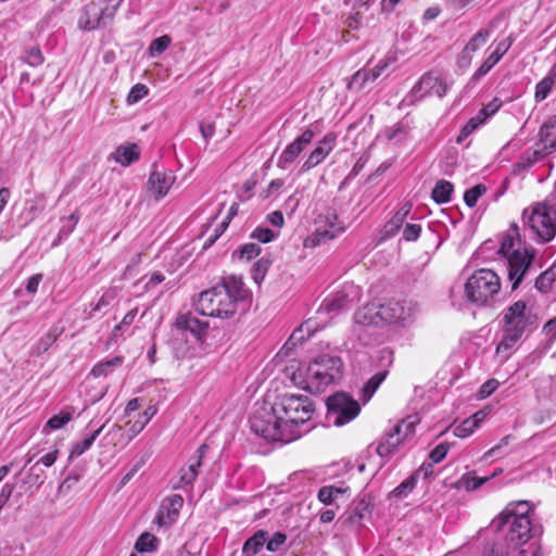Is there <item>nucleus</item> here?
Wrapping results in <instances>:
<instances>
[{"label":"nucleus","mask_w":556,"mask_h":556,"mask_svg":"<svg viewBox=\"0 0 556 556\" xmlns=\"http://www.w3.org/2000/svg\"><path fill=\"white\" fill-rule=\"evenodd\" d=\"M315 412L313 401L302 394H285L270 406L263 405L250 417V428L266 441L290 443L303 435Z\"/></svg>","instance_id":"f257e3e1"},{"label":"nucleus","mask_w":556,"mask_h":556,"mask_svg":"<svg viewBox=\"0 0 556 556\" xmlns=\"http://www.w3.org/2000/svg\"><path fill=\"white\" fill-rule=\"evenodd\" d=\"M248 291L242 280L228 276L223 282L199 294L195 309L203 316L231 318L238 311L239 304L245 301Z\"/></svg>","instance_id":"f03ea898"},{"label":"nucleus","mask_w":556,"mask_h":556,"mask_svg":"<svg viewBox=\"0 0 556 556\" xmlns=\"http://www.w3.org/2000/svg\"><path fill=\"white\" fill-rule=\"evenodd\" d=\"M530 510L531 505L528 501L510 502L491 522L495 531L503 533L511 554L529 549V546L525 548L523 545L536 534V529L530 520Z\"/></svg>","instance_id":"7ed1b4c3"},{"label":"nucleus","mask_w":556,"mask_h":556,"mask_svg":"<svg viewBox=\"0 0 556 556\" xmlns=\"http://www.w3.org/2000/svg\"><path fill=\"white\" fill-rule=\"evenodd\" d=\"M536 316L527 307L525 301H517L503 313V337L496 346V355L506 361L523 333L534 326Z\"/></svg>","instance_id":"20e7f679"},{"label":"nucleus","mask_w":556,"mask_h":556,"mask_svg":"<svg viewBox=\"0 0 556 556\" xmlns=\"http://www.w3.org/2000/svg\"><path fill=\"white\" fill-rule=\"evenodd\" d=\"M498 254L507 261L508 279L511 282V289L516 290L530 269L534 257L532 251L522 247L517 225H514L509 231L503 236Z\"/></svg>","instance_id":"39448f33"},{"label":"nucleus","mask_w":556,"mask_h":556,"mask_svg":"<svg viewBox=\"0 0 556 556\" xmlns=\"http://www.w3.org/2000/svg\"><path fill=\"white\" fill-rule=\"evenodd\" d=\"M343 377V362L339 356L321 354L307 366L301 388L317 394L330 384L337 383Z\"/></svg>","instance_id":"423d86ee"},{"label":"nucleus","mask_w":556,"mask_h":556,"mask_svg":"<svg viewBox=\"0 0 556 556\" xmlns=\"http://www.w3.org/2000/svg\"><path fill=\"white\" fill-rule=\"evenodd\" d=\"M501 291L498 275L488 268H480L467 279L465 296L476 306H491Z\"/></svg>","instance_id":"0eeeda50"},{"label":"nucleus","mask_w":556,"mask_h":556,"mask_svg":"<svg viewBox=\"0 0 556 556\" xmlns=\"http://www.w3.org/2000/svg\"><path fill=\"white\" fill-rule=\"evenodd\" d=\"M554 205L555 201L548 198L523 211L525 225L542 242H548L556 236V208Z\"/></svg>","instance_id":"6e6552de"},{"label":"nucleus","mask_w":556,"mask_h":556,"mask_svg":"<svg viewBox=\"0 0 556 556\" xmlns=\"http://www.w3.org/2000/svg\"><path fill=\"white\" fill-rule=\"evenodd\" d=\"M345 231V225L334 211H327L316 219V229L304 241V248L314 249L325 244Z\"/></svg>","instance_id":"1a4fd4ad"},{"label":"nucleus","mask_w":556,"mask_h":556,"mask_svg":"<svg viewBox=\"0 0 556 556\" xmlns=\"http://www.w3.org/2000/svg\"><path fill=\"white\" fill-rule=\"evenodd\" d=\"M327 419L337 427L352 421L361 412L357 401L344 392H338L327 399Z\"/></svg>","instance_id":"9d476101"},{"label":"nucleus","mask_w":556,"mask_h":556,"mask_svg":"<svg viewBox=\"0 0 556 556\" xmlns=\"http://www.w3.org/2000/svg\"><path fill=\"white\" fill-rule=\"evenodd\" d=\"M447 84L441 77L429 72L422 75L414 85L410 92L403 99V103L414 105L426 96L431 94L443 98L447 93Z\"/></svg>","instance_id":"9b49d317"},{"label":"nucleus","mask_w":556,"mask_h":556,"mask_svg":"<svg viewBox=\"0 0 556 556\" xmlns=\"http://www.w3.org/2000/svg\"><path fill=\"white\" fill-rule=\"evenodd\" d=\"M384 324L382 314H380V305L368 304L359 308L354 315L353 332L364 344L371 343V336L368 330L378 328Z\"/></svg>","instance_id":"f8f14e48"},{"label":"nucleus","mask_w":556,"mask_h":556,"mask_svg":"<svg viewBox=\"0 0 556 556\" xmlns=\"http://www.w3.org/2000/svg\"><path fill=\"white\" fill-rule=\"evenodd\" d=\"M418 313L417 303L410 300L390 301L380 305V314H382L384 324L405 326L412 323Z\"/></svg>","instance_id":"ddd939ff"},{"label":"nucleus","mask_w":556,"mask_h":556,"mask_svg":"<svg viewBox=\"0 0 556 556\" xmlns=\"http://www.w3.org/2000/svg\"><path fill=\"white\" fill-rule=\"evenodd\" d=\"M359 296L361 291L357 286L352 282L344 283L340 290L323 301L318 313H338L350 308L359 300Z\"/></svg>","instance_id":"4468645a"},{"label":"nucleus","mask_w":556,"mask_h":556,"mask_svg":"<svg viewBox=\"0 0 556 556\" xmlns=\"http://www.w3.org/2000/svg\"><path fill=\"white\" fill-rule=\"evenodd\" d=\"M314 137L315 132L312 129H305L285 148L278 157L277 166L281 169H287L313 141Z\"/></svg>","instance_id":"2eb2a0df"},{"label":"nucleus","mask_w":556,"mask_h":556,"mask_svg":"<svg viewBox=\"0 0 556 556\" xmlns=\"http://www.w3.org/2000/svg\"><path fill=\"white\" fill-rule=\"evenodd\" d=\"M337 134L328 132L321 140L318 141L317 147L308 154L303 162L301 172L306 173L321 164L327 156L332 152L337 144Z\"/></svg>","instance_id":"dca6fc26"},{"label":"nucleus","mask_w":556,"mask_h":556,"mask_svg":"<svg viewBox=\"0 0 556 556\" xmlns=\"http://www.w3.org/2000/svg\"><path fill=\"white\" fill-rule=\"evenodd\" d=\"M174 326L180 332H190L198 342L205 340L208 330V323L200 320L190 312L179 314Z\"/></svg>","instance_id":"f3484780"},{"label":"nucleus","mask_w":556,"mask_h":556,"mask_svg":"<svg viewBox=\"0 0 556 556\" xmlns=\"http://www.w3.org/2000/svg\"><path fill=\"white\" fill-rule=\"evenodd\" d=\"M184 505V497L179 494H173L164 498L155 517V522L160 527H169L178 519L180 509Z\"/></svg>","instance_id":"a211bd4d"},{"label":"nucleus","mask_w":556,"mask_h":556,"mask_svg":"<svg viewBox=\"0 0 556 556\" xmlns=\"http://www.w3.org/2000/svg\"><path fill=\"white\" fill-rule=\"evenodd\" d=\"M174 181L172 172L154 169L148 180V191L159 200L167 194Z\"/></svg>","instance_id":"6ab92c4d"},{"label":"nucleus","mask_w":556,"mask_h":556,"mask_svg":"<svg viewBox=\"0 0 556 556\" xmlns=\"http://www.w3.org/2000/svg\"><path fill=\"white\" fill-rule=\"evenodd\" d=\"M511 46V40L508 38L497 43L495 50L484 60L479 68L471 76L472 81H478L485 76L506 54Z\"/></svg>","instance_id":"aec40b11"},{"label":"nucleus","mask_w":556,"mask_h":556,"mask_svg":"<svg viewBox=\"0 0 556 556\" xmlns=\"http://www.w3.org/2000/svg\"><path fill=\"white\" fill-rule=\"evenodd\" d=\"M403 443L402 437L397 435V433L392 429L381 437L377 444L376 452L382 458H390L399 451V447Z\"/></svg>","instance_id":"412c9836"},{"label":"nucleus","mask_w":556,"mask_h":556,"mask_svg":"<svg viewBox=\"0 0 556 556\" xmlns=\"http://www.w3.org/2000/svg\"><path fill=\"white\" fill-rule=\"evenodd\" d=\"M412 207V203L406 202L396 211L393 217L383 227L384 238L394 237L399 232V230L404 226V223L408 217Z\"/></svg>","instance_id":"4be33fe9"},{"label":"nucleus","mask_w":556,"mask_h":556,"mask_svg":"<svg viewBox=\"0 0 556 556\" xmlns=\"http://www.w3.org/2000/svg\"><path fill=\"white\" fill-rule=\"evenodd\" d=\"M79 26L85 30H93L101 27L100 5L90 2L84 8V12L79 17Z\"/></svg>","instance_id":"5701e85b"},{"label":"nucleus","mask_w":556,"mask_h":556,"mask_svg":"<svg viewBox=\"0 0 556 556\" xmlns=\"http://www.w3.org/2000/svg\"><path fill=\"white\" fill-rule=\"evenodd\" d=\"M104 427L105 425L100 426L98 429L93 430L89 435H87L84 440L75 442L70 451L68 459L72 460L74 458H77L81 456L85 452H87L92 446V444L100 435V433L103 431Z\"/></svg>","instance_id":"b1692460"},{"label":"nucleus","mask_w":556,"mask_h":556,"mask_svg":"<svg viewBox=\"0 0 556 556\" xmlns=\"http://www.w3.org/2000/svg\"><path fill=\"white\" fill-rule=\"evenodd\" d=\"M140 152L135 143L127 146H119L114 152V160L122 166H129L134 162L138 161Z\"/></svg>","instance_id":"393cba45"},{"label":"nucleus","mask_w":556,"mask_h":556,"mask_svg":"<svg viewBox=\"0 0 556 556\" xmlns=\"http://www.w3.org/2000/svg\"><path fill=\"white\" fill-rule=\"evenodd\" d=\"M546 154L542 149L527 150L515 164V170L520 173L529 169Z\"/></svg>","instance_id":"a878e982"},{"label":"nucleus","mask_w":556,"mask_h":556,"mask_svg":"<svg viewBox=\"0 0 556 556\" xmlns=\"http://www.w3.org/2000/svg\"><path fill=\"white\" fill-rule=\"evenodd\" d=\"M267 541V532L258 530L251 538H249L243 545V554L245 556L256 555Z\"/></svg>","instance_id":"bb28decb"},{"label":"nucleus","mask_w":556,"mask_h":556,"mask_svg":"<svg viewBox=\"0 0 556 556\" xmlns=\"http://www.w3.org/2000/svg\"><path fill=\"white\" fill-rule=\"evenodd\" d=\"M124 358L122 356H115L111 359L99 362L92 367L91 375L96 378L106 377L122 366Z\"/></svg>","instance_id":"cd10ccee"},{"label":"nucleus","mask_w":556,"mask_h":556,"mask_svg":"<svg viewBox=\"0 0 556 556\" xmlns=\"http://www.w3.org/2000/svg\"><path fill=\"white\" fill-rule=\"evenodd\" d=\"M419 424V418L416 415L407 416L399 421L392 429L402 437L403 442L415 433V428Z\"/></svg>","instance_id":"c85d7f7f"},{"label":"nucleus","mask_w":556,"mask_h":556,"mask_svg":"<svg viewBox=\"0 0 556 556\" xmlns=\"http://www.w3.org/2000/svg\"><path fill=\"white\" fill-rule=\"evenodd\" d=\"M372 81H375V78L371 77V72L367 68H362L351 76L348 81V89L358 92L365 88L368 83Z\"/></svg>","instance_id":"c756f323"},{"label":"nucleus","mask_w":556,"mask_h":556,"mask_svg":"<svg viewBox=\"0 0 556 556\" xmlns=\"http://www.w3.org/2000/svg\"><path fill=\"white\" fill-rule=\"evenodd\" d=\"M454 187L447 180H439L432 189L431 197L438 204L447 203L451 201Z\"/></svg>","instance_id":"7c9ffc66"},{"label":"nucleus","mask_w":556,"mask_h":556,"mask_svg":"<svg viewBox=\"0 0 556 556\" xmlns=\"http://www.w3.org/2000/svg\"><path fill=\"white\" fill-rule=\"evenodd\" d=\"M389 370L380 369L377 374H375L363 387V400L364 402H368L380 384L384 381L388 376Z\"/></svg>","instance_id":"2f4dec72"},{"label":"nucleus","mask_w":556,"mask_h":556,"mask_svg":"<svg viewBox=\"0 0 556 556\" xmlns=\"http://www.w3.org/2000/svg\"><path fill=\"white\" fill-rule=\"evenodd\" d=\"M59 337L56 329H50L31 348V355L40 356L46 353Z\"/></svg>","instance_id":"473e14b6"},{"label":"nucleus","mask_w":556,"mask_h":556,"mask_svg":"<svg viewBox=\"0 0 556 556\" xmlns=\"http://www.w3.org/2000/svg\"><path fill=\"white\" fill-rule=\"evenodd\" d=\"M106 435H112L114 446H118L119 448L126 447L136 437L131 434L129 429L124 432L123 428L117 424L111 427Z\"/></svg>","instance_id":"72a5a7b5"},{"label":"nucleus","mask_w":556,"mask_h":556,"mask_svg":"<svg viewBox=\"0 0 556 556\" xmlns=\"http://www.w3.org/2000/svg\"><path fill=\"white\" fill-rule=\"evenodd\" d=\"M157 409L155 406L150 405L144 409L142 414L139 415L138 419L132 424L128 422L129 430L131 434L136 437L144 429V427L149 424V421L155 416Z\"/></svg>","instance_id":"f704fd0d"},{"label":"nucleus","mask_w":556,"mask_h":556,"mask_svg":"<svg viewBox=\"0 0 556 556\" xmlns=\"http://www.w3.org/2000/svg\"><path fill=\"white\" fill-rule=\"evenodd\" d=\"M490 37L489 29H480L478 33L473 35V37L467 42L465 46L464 52L468 54H472L477 52L482 46L485 45Z\"/></svg>","instance_id":"c9c22d12"},{"label":"nucleus","mask_w":556,"mask_h":556,"mask_svg":"<svg viewBox=\"0 0 556 556\" xmlns=\"http://www.w3.org/2000/svg\"><path fill=\"white\" fill-rule=\"evenodd\" d=\"M157 543H159V541L155 538V535H153L149 532H144L138 538V540L135 544V548L139 553H149V552H153L156 549Z\"/></svg>","instance_id":"e433bc0d"},{"label":"nucleus","mask_w":556,"mask_h":556,"mask_svg":"<svg viewBox=\"0 0 556 556\" xmlns=\"http://www.w3.org/2000/svg\"><path fill=\"white\" fill-rule=\"evenodd\" d=\"M556 279V270L554 268H549L535 279V288L543 293L548 292L552 289L553 282Z\"/></svg>","instance_id":"4c0bfd02"},{"label":"nucleus","mask_w":556,"mask_h":556,"mask_svg":"<svg viewBox=\"0 0 556 556\" xmlns=\"http://www.w3.org/2000/svg\"><path fill=\"white\" fill-rule=\"evenodd\" d=\"M271 265V261L269 258H266V257H262L260 258L254 265H253V268H252V278L253 280L256 282V283H261L269 267Z\"/></svg>","instance_id":"58836bf2"},{"label":"nucleus","mask_w":556,"mask_h":556,"mask_svg":"<svg viewBox=\"0 0 556 556\" xmlns=\"http://www.w3.org/2000/svg\"><path fill=\"white\" fill-rule=\"evenodd\" d=\"M492 477H490V476L477 477L473 472H470V473L463 476L462 482H463V486L467 491H476L480 486H482L484 483H486Z\"/></svg>","instance_id":"ea45409f"},{"label":"nucleus","mask_w":556,"mask_h":556,"mask_svg":"<svg viewBox=\"0 0 556 556\" xmlns=\"http://www.w3.org/2000/svg\"><path fill=\"white\" fill-rule=\"evenodd\" d=\"M484 121L481 119L479 115L471 117L467 124L460 129L459 135L456 138L457 143H462L466 138H468L479 126H481Z\"/></svg>","instance_id":"a19ab883"},{"label":"nucleus","mask_w":556,"mask_h":556,"mask_svg":"<svg viewBox=\"0 0 556 556\" xmlns=\"http://www.w3.org/2000/svg\"><path fill=\"white\" fill-rule=\"evenodd\" d=\"M486 192V187L482 184L476 185L475 187L468 189L464 194V201L467 206L473 207L479 198L482 197Z\"/></svg>","instance_id":"79ce46f5"},{"label":"nucleus","mask_w":556,"mask_h":556,"mask_svg":"<svg viewBox=\"0 0 556 556\" xmlns=\"http://www.w3.org/2000/svg\"><path fill=\"white\" fill-rule=\"evenodd\" d=\"M72 420V414L68 412H61L56 415H53L46 424V428L51 430H58L63 428L66 424Z\"/></svg>","instance_id":"37998d69"},{"label":"nucleus","mask_w":556,"mask_h":556,"mask_svg":"<svg viewBox=\"0 0 556 556\" xmlns=\"http://www.w3.org/2000/svg\"><path fill=\"white\" fill-rule=\"evenodd\" d=\"M554 85L552 77H545L535 86V101L541 102L547 98Z\"/></svg>","instance_id":"c03bdc74"},{"label":"nucleus","mask_w":556,"mask_h":556,"mask_svg":"<svg viewBox=\"0 0 556 556\" xmlns=\"http://www.w3.org/2000/svg\"><path fill=\"white\" fill-rule=\"evenodd\" d=\"M540 144L542 146V150L545 153H551L556 149V138H553L552 130L543 131V127L541 126L539 131Z\"/></svg>","instance_id":"a18cd8bd"},{"label":"nucleus","mask_w":556,"mask_h":556,"mask_svg":"<svg viewBox=\"0 0 556 556\" xmlns=\"http://www.w3.org/2000/svg\"><path fill=\"white\" fill-rule=\"evenodd\" d=\"M278 233L269 228L257 227L251 233V238L262 243H268L277 238Z\"/></svg>","instance_id":"49530a36"},{"label":"nucleus","mask_w":556,"mask_h":556,"mask_svg":"<svg viewBox=\"0 0 556 556\" xmlns=\"http://www.w3.org/2000/svg\"><path fill=\"white\" fill-rule=\"evenodd\" d=\"M416 485L415 476H410L405 479L401 484H399L391 494L395 497H405Z\"/></svg>","instance_id":"de8ad7c7"},{"label":"nucleus","mask_w":556,"mask_h":556,"mask_svg":"<svg viewBox=\"0 0 556 556\" xmlns=\"http://www.w3.org/2000/svg\"><path fill=\"white\" fill-rule=\"evenodd\" d=\"M170 38L166 35L152 40L149 47L150 55L155 56L163 53L168 48Z\"/></svg>","instance_id":"09e8293b"},{"label":"nucleus","mask_w":556,"mask_h":556,"mask_svg":"<svg viewBox=\"0 0 556 556\" xmlns=\"http://www.w3.org/2000/svg\"><path fill=\"white\" fill-rule=\"evenodd\" d=\"M502 106V101L498 98H494L488 104H485L478 113L482 121H486L489 117L494 115Z\"/></svg>","instance_id":"8fccbe9b"},{"label":"nucleus","mask_w":556,"mask_h":556,"mask_svg":"<svg viewBox=\"0 0 556 556\" xmlns=\"http://www.w3.org/2000/svg\"><path fill=\"white\" fill-rule=\"evenodd\" d=\"M476 429L477 426L475 421L470 420L469 418H466L463 422H460L454 428V434L458 438L464 439L469 437Z\"/></svg>","instance_id":"3c124183"},{"label":"nucleus","mask_w":556,"mask_h":556,"mask_svg":"<svg viewBox=\"0 0 556 556\" xmlns=\"http://www.w3.org/2000/svg\"><path fill=\"white\" fill-rule=\"evenodd\" d=\"M149 92V89L143 84H136L127 96V103L134 104L144 98Z\"/></svg>","instance_id":"603ef678"},{"label":"nucleus","mask_w":556,"mask_h":556,"mask_svg":"<svg viewBox=\"0 0 556 556\" xmlns=\"http://www.w3.org/2000/svg\"><path fill=\"white\" fill-rule=\"evenodd\" d=\"M450 443L447 442H442L440 444H438L429 454V459L434 463V464H439L440 462H442L448 450H450Z\"/></svg>","instance_id":"864d4df0"},{"label":"nucleus","mask_w":556,"mask_h":556,"mask_svg":"<svg viewBox=\"0 0 556 556\" xmlns=\"http://www.w3.org/2000/svg\"><path fill=\"white\" fill-rule=\"evenodd\" d=\"M394 357H393V351L383 348L378 352L377 362L378 366L381 367V369H389V367L393 364Z\"/></svg>","instance_id":"5fc2aeb1"},{"label":"nucleus","mask_w":556,"mask_h":556,"mask_svg":"<svg viewBox=\"0 0 556 556\" xmlns=\"http://www.w3.org/2000/svg\"><path fill=\"white\" fill-rule=\"evenodd\" d=\"M341 491L334 486H323L318 491V500L324 504H330Z\"/></svg>","instance_id":"6e6d98bb"},{"label":"nucleus","mask_w":556,"mask_h":556,"mask_svg":"<svg viewBox=\"0 0 556 556\" xmlns=\"http://www.w3.org/2000/svg\"><path fill=\"white\" fill-rule=\"evenodd\" d=\"M23 60L30 66H38L43 62V56L39 48H31L23 56Z\"/></svg>","instance_id":"4d7b16f0"},{"label":"nucleus","mask_w":556,"mask_h":556,"mask_svg":"<svg viewBox=\"0 0 556 556\" xmlns=\"http://www.w3.org/2000/svg\"><path fill=\"white\" fill-rule=\"evenodd\" d=\"M261 253V247L256 243H247L240 249V258L250 261Z\"/></svg>","instance_id":"13d9d810"},{"label":"nucleus","mask_w":556,"mask_h":556,"mask_svg":"<svg viewBox=\"0 0 556 556\" xmlns=\"http://www.w3.org/2000/svg\"><path fill=\"white\" fill-rule=\"evenodd\" d=\"M207 445L202 444L195 452V455L190 459L189 465L186 469L191 470L193 473L198 475V469L201 466V459L207 451Z\"/></svg>","instance_id":"bf43d9fd"},{"label":"nucleus","mask_w":556,"mask_h":556,"mask_svg":"<svg viewBox=\"0 0 556 556\" xmlns=\"http://www.w3.org/2000/svg\"><path fill=\"white\" fill-rule=\"evenodd\" d=\"M287 541V535L281 532H276L274 535L266 541V547L270 552H277Z\"/></svg>","instance_id":"052dcab7"},{"label":"nucleus","mask_w":556,"mask_h":556,"mask_svg":"<svg viewBox=\"0 0 556 556\" xmlns=\"http://www.w3.org/2000/svg\"><path fill=\"white\" fill-rule=\"evenodd\" d=\"M421 232V226L418 224H406L403 228V239L406 241H416Z\"/></svg>","instance_id":"680f3d73"},{"label":"nucleus","mask_w":556,"mask_h":556,"mask_svg":"<svg viewBox=\"0 0 556 556\" xmlns=\"http://www.w3.org/2000/svg\"><path fill=\"white\" fill-rule=\"evenodd\" d=\"M137 313H138L137 308H134V309H130V311H129V312H128V313L123 317L122 321H121L118 325H116V326L114 327V329H113V332H112L113 338H116V337L118 336V332H119L124 327H128V326H130V325L134 323V320H135V318H136V316H137Z\"/></svg>","instance_id":"e2e57ef3"},{"label":"nucleus","mask_w":556,"mask_h":556,"mask_svg":"<svg viewBox=\"0 0 556 556\" xmlns=\"http://www.w3.org/2000/svg\"><path fill=\"white\" fill-rule=\"evenodd\" d=\"M116 11V5H105L104 8L100 7L101 27H105L113 21Z\"/></svg>","instance_id":"0e129e2a"},{"label":"nucleus","mask_w":556,"mask_h":556,"mask_svg":"<svg viewBox=\"0 0 556 556\" xmlns=\"http://www.w3.org/2000/svg\"><path fill=\"white\" fill-rule=\"evenodd\" d=\"M197 473H193L191 470L182 468L180 470L179 481L173 485L174 489H179L185 485L191 484L197 479Z\"/></svg>","instance_id":"69168bd1"},{"label":"nucleus","mask_w":556,"mask_h":556,"mask_svg":"<svg viewBox=\"0 0 556 556\" xmlns=\"http://www.w3.org/2000/svg\"><path fill=\"white\" fill-rule=\"evenodd\" d=\"M77 220L78 218L75 216V214H71L68 217H66L65 222L67 224L60 229L58 239L62 240L63 238H66L74 230Z\"/></svg>","instance_id":"338daca9"},{"label":"nucleus","mask_w":556,"mask_h":556,"mask_svg":"<svg viewBox=\"0 0 556 556\" xmlns=\"http://www.w3.org/2000/svg\"><path fill=\"white\" fill-rule=\"evenodd\" d=\"M543 332L551 341L556 340V316L544 325Z\"/></svg>","instance_id":"774afa93"}]
</instances>
